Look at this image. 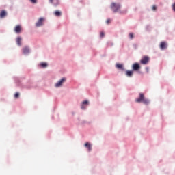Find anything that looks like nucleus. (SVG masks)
<instances>
[{"mask_svg":"<svg viewBox=\"0 0 175 175\" xmlns=\"http://www.w3.org/2000/svg\"><path fill=\"white\" fill-rule=\"evenodd\" d=\"M135 102H137V103L142 102L144 105H148V103H150V101L144 97V94L143 93H139V98L135 99Z\"/></svg>","mask_w":175,"mask_h":175,"instance_id":"f257e3e1","label":"nucleus"},{"mask_svg":"<svg viewBox=\"0 0 175 175\" xmlns=\"http://www.w3.org/2000/svg\"><path fill=\"white\" fill-rule=\"evenodd\" d=\"M111 9L113 10V13H117L121 9V5L117 3H112L111 4Z\"/></svg>","mask_w":175,"mask_h":175,"instance_id":"f03ea898","label":"nucleus"},{"mask_svg":"<svg viewBox=\"0 0 175 175\" xmlns=\"http://www.w3.org/2000/svg\"><path fill=\"white\" fill-rule=\"evenodd\" d=\"M150 62V57L148 56H144L140 60V64L142 65H147Z\"/></svg>","mask_w":175,"mask_h":175,"instance_id":"7ed1b4c3","label":"nucleus"},{"mask_svg":"<svg viewBox=\"0 0 175 175\" xmlns=\"http://www.w3.org/2000/svg\"><path fill=\"white\" fill-rule=\"evenodd\" d=\"M66 79L65 78H62L61 80H59L56 84H55V87L57 88H59V87H61V85H62V84H64V83H65L66 81Z\"/></svg>","mask_w":175,"mask_h":175,"instance_id":"20e7f679","label":"nucleus"},{"mask_svg":"<svg viewBox=\"0 0 175 175\" xmlns=\"http://www.w3.org/2000/svg\"><path fill=\"white\" fill-rule=\"evenodd\" d=\"M88 100H85L82 102L81 105V109H82V110H85L87 106L88 105Z\"/></svg>","mask_w":175,"mask_h":175,"instance_id":"39448f33","label":"nucleus"},{"mask_svg":"<svg viewBox=\"0 0 175 175\" xmlns=\"http://www.w3.org/2000/svg\"><path fill=\"white\" fill-rule=\"evenodd\" d=\"M132 68H133V70L137 71V70H139L140 69V65L138 63H135L133 64Z\"/></svg>","mask_w":175,"mask_h":175,"instance_id":"423d86ee","label":"nucleus"},{"mask_svg":"<svg viewBox=\"0 0 175 175\" xmlns=\"http://www.w3.org/2000/svg\"><path fill=\"white\" fill-rule=\"evenodd\" d=\"M44 18H40L38 21L36 23V27H42V25H43V21H44Z\"/></svg>","mask_w":175,"mask_h":175,"instance_id":"0eeeda50","label":"nucleus"},{"mask_svg":"<svg viewBox=\"0 0 175 175\" xmlns=\"http://www.w3.org/2000/svg\"><path fill=\"white\" fill-rule=\"evenodd\" d=\"M167 48V44L165 42H161L160 44L161 50H165V49Z\"/></svg>","mask_w":175,"mask_h":175,"instance_id":"6e6552de","label":"nucleus"},{"mask_svg":"<svg viewBox=\"0 0 175 175\" xmlns=\"http://www.w3.org/2000/svg\"><path fill=\"white\" fill-rule=\"evenodd\" d=\"M85 147L88 148L89 152L92 150V146L91 145V144H90V142H86L85 144Z\"/></svg>","mask_w":175,"mask_h":175,"instance_id":"1a4fd4ad","label":"nucleus"},{"mask_svg":"<svg viewBox=\"0 0 175 175\" xmlns=\"http://www.w3.org/2000/svg\"><path fill=\"white\" fill-rule=\"evenodd\" d=\"M14 32H16V33H20V32H21V25L16 26L14 28Z\"/></svg>","mask_w":175,"mask_h":175,"instance_id":"9d476101","label":"nucleus"},{"mask_svg":"<svg viewBox=\"0 0 175 175\" xmlns=\"http://www.w3.org/2000/svg\"><path fill=\"white\" fill-rule=\"evenodd\" d=\"M8 13H6V11L5 10H2L0 12V18H5V17H6Z\"/></svg>","mask_w":175,"mask_h":175,"instance_id":"9b49d317","label":"nucleus"},{"mask_svg":"<svg viewBox=\"0 0 175 175\" xmlns=\"http://www.w3.org/2000/svg\"><path fill=\"white\" fill-rule=\"evenodd\" d=\"M49 2L54 5V6H57V5H59V1L58 0H49Z\"/></svg>","mask_w":175,"mask_h":175,"instance_id":"f8f14e48","label":"nucleus"},{"mask_svg":"<svg viewBox=\"0 0 175 175\" xmlns=\"http://www.w3.org/2000/svg\"><path fill=\"white\" fill-rule=\"evenodd\" d=\"M23 54H29V48L28 46H25L23 49Z\"/></svg>","mask_w":175,"mask_h":175,"instance_id":"ddd939ff","label":"nucleus"},{"mask_svg":"<svg viewBox=\"0 0 175 175\" xmlns=\"http://www.w3.org/2000/svg\"><path fill=\"white\" fill-rule=\"evenodd\" d=\"M54 15L56 17H61V16H62V12L61 11H59V10H56L54 12Z\"/></svg>","mask_w":175,"mask_h":175,"instance_id":"4468645a","label":"nucleus"},{"mask_svg":"<svg viewBox=\"0 0 175 175\" xmlns=\"http://www.w3.org/2000/svg\"><path fill=\"white\" fill-rule=\"evenodd\" d=\"M126 75H127L128 77H132V76H133V72L132 70H126Z\"/></svg>","mask_w":175,"mask_h":175,"instance_id":"2eb2a0df","label":"nucleus"},{"mask_svg":"<svg viewBox=\"0 0 175 175\" xmlns=\"http://www.w3.org/2000/svg\"><path fill=\"white\" fill-rule=\"evenodd\" d=\"M16 43L18 46H21V37H18L16 38Z\"/></svg>","mask_w":175,"mask_h":175,"instance_id":"dca6fc26","label":"nucleus"},{"mask_svg":"<svg viewBox=\"0 0 175 175\" xmlns=\"http://www.w3.org/2000/svg\"><path fill=\"white\" fill-rule=\"evenodd\" d=\"M116 68L118 69H122V70H124V66L122 64H116Z\"/></svg>","mask_w":175,"mask_h":175,"instance_id":"f3484780","label":"nucleus"},{"mask_svg":"<svg viewBox=\"0 0 175 175\" xmlns=\"http://www.w3.org/2000/svg\"><path fill=\"white\" fill-rule=\"evenodd\" d=\"M41 66L42 68H47V63H41Z\"/></svg>","mask_w":175,"mask_h":175,"instance_id":"a211bd4d","label":"nucleus"},{"mask_svg":"<svg viewBox=\"0 0 175 175\" xmlns=\"http://www.w3.org/2000/svg\"><path fill=\"white\" fill-rule=\"evenodd\" d=\"M129 36L130 39H133V33H130Z\"/></svg>","mask_w":175,"mask_h":175,"instance_id":"6ab92c4d","label":"nucleus"},{"mask_svg":"<svg viewBox=\"0 0 175 175\" xmlns=\"http://www.w3.org/2000/svg\"><path fill=\"white\" fill-rule=\"evenodd\" d=\"M100 38H104L105 37V33L103 31L100 32Z\"/></svg>","mask_w":175,"mask_h":175,"instance_id":"aec40b11","label":"nucleus"},{"mask_svg":"<svg viewBox=\"0 0 175 175\" xmlns=\"http://www.w3.org/2000/svg\"><path fill=\"white\" fill-rule=\"evenodd\" d=\"M20 96V94L18 92H16L14 95V98H18Z\"/></svg>","mask_w":175,"mask_h":175,"instance_id":"412c9836","label":"nucleus"},{"mask_svg":"<svg viewBox=\"0 0 175 175\" xmlns=\"http://www.w3.org/2000/svg\"><path fill=\"white\" fill-rule=\"evenodd\" d=\"M152 9V10H157V6L156 5H153Z\"/></svg>","mask_w":175,"mask_h":175,"instance_id":"4be33fe9","label":"nucleus"},{"mask_svg":"<svg viewBox=\"0 0 175 175\" xmlns=\"http://www.w3.org/2000/svg\"><path fill=\"white\" fill-rule=\"evenodd\" d=\"M32 3H36V0H30Z\"/></svg>","mask_w":175,"mask_h":175,"instance_id":"5701e85b","label":"nucleus"},{"mask_svg":"<svg viewBox=\"0 0 175 175\" xmlns=\"http://www.w3.org/2000/svg\"><path fill=\"white\" fill-rule=\"evenodd\" d=\"M106 23L107 24H110V19H107V21H106Z\"/></svg>","mask_w":175,"mask_h":175,"instance_id":"b1692460","label":"nucleus"},{"mask_svg":"<svg viewBox=\"0 0 175 175\" xmlns=\"http://www.w3.org/2000/svg\"><path fill=\"white\" fill-rule=\"evenodd\" d=\"M146 70H148V68H146Z\"/></svg>","mask_w":175,"mask_h":175,"instance_id":"393cba45","label":"nucleus"}]
</instances>
